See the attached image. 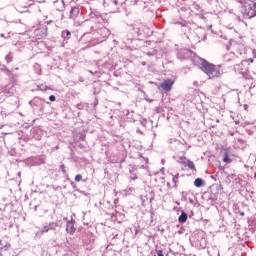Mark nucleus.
<instances>
[{"label": "nucleus", "instance_id": "f257e3e1", "mask_svg": "<svg viewBox=\"0 0 256 256\" xmlns=\"http://www.w3.org/2000/svg\"><path fill=\"white\" fill-rule=\"evenodd\" d=\"M193 64L201 65V69L203 73H205L209 77V79H213L215 77H221V70H219L221 69V64L215 65L197 56L193 58Z\"/></svg>", "mask_w": 256, "mask_h": 256}, {"label": "nucleus", "instance_id": "f03ea898", "mask_svg": "<svg viewBox=\"0 0 256 256\" xmlns=\"http://www.w3.org/2000/svg\"><path fill=\"white\" fill-rule=\"evenodd\" d=\"M239 3V11L243 19L256 17V3L253 0H236Z\"/></svg>", "mask_w": 256, "mask_h": 256}, {"label": "nucleus", "instance_id": "7ed1b4c3", "mask_svg": "<svg viewBox=\"0 0 256 256\" xmlns=\"http://www.w3.org/2000/svg\"><path fill=\"white\" fill-rule=\"evenodd\" d=\"M176 57L177 59H180V61L191 59V62L193 63V59L199 56H197L195 52L190 49L182 48L177 50Z\"/></svg>", "mask_w": 256, "mask_h": 256}, {"label": "nucleus", "instance_id": "20e7f679", "mask_svg": "<svg viewBox=\"0 0 256 256\" xmlns=\"http://www.w3.org/2000/svg\"><path fill=\"white\" fill-rule=\"evenodd\" d=\"M62 226L63 222L61 220H57L56 222H49L43 227V232L49 233V231H57V229H61Z\"/></svg>", "mask_w": 256, "mask_h": 256}, {"label": "nucleus", "instance_id": "39448f33", "mask_svg": "<svg viewBox=\"0 0 256 256\" xmlns=\"http://www.w3.org/2000/svg\"><path fill=\"white\" fill-rule=\"evenodd\" d=\"M1 93L5 95V97H13L14 93H17V90L15 89L14 83H8L6 86L1 88Z\"/></svg>", "mask_w": 256, "mask_h": 256}, {"label": "nucleus", "instance_id": "423d86ee", "mask_svg": "<svg viewBox=\"0 0 256 256\" xmlns=\"http://www.w3.org/2000/svg\"><path fill=\"white\" fill-rule=\"evenodd\" d=\"M47 31H49V28L47 26H41L40 28L35 30V35L38 37V39H45L47 37Z\"/></svg>", "mask_w": 256, "mask_h": 256}, {"label": "nucleus", "instance_id": "0eeeda50", "mask_svg": "<svg viewBox=\"0 0 256 256\" xmlns=\"http://www.w3.org/2000/svg\"><path fill=\"white\" fill-rule=\"evenodd\" d=\"M43 103H45V99L34 97L33 100L29 102V105H31V107H43Z\"/></svg>", "mask_w": 256, "mask_h": 256}, {"label": "nucleus", "instance_id": "6e6552de", "mask_svg": "<svg viewBox=\"0 0 256 256\" xmlns=\"http://www.w3.org/2000/svg\"><path fill=\"white\" fill-rule=\"evenodd\" d=\"M66 231L69 233V235H73L75 233V220L71 219V221H68L66 224Z\"/></svg>", "mask_w": 256, "mask_h": 256}, {"label": "nucleus", "instance_id": "1a4fd4ad", "mask_svg": "<svg viewBox=\"0 0 256 256\" xmlns=\"http://www.w3.org/2000/svg\"><path fill=\"white\" fill-rule=\"evenodd\" d=\"M173 80L168 79L165 80L162 84H161V89H163V91H171V87H173Z\"/></svg>", "mask_w": 256, "mask_h": 256}, {"label": "nucleus", "instance_id": "9d476101", "mask_svg": "<svg viewBox=\"0 0 256 256\" xmlns=\"http://www.w3.org/2000/svg\"><path fill=\"white\" fill-rule=\"evenodd\" d=\"M0 249L1 251H8V249H11V243H9L5 238L0 240Z\"/></svg>", "mask_w": 256, "mask_h": 256}, {"label": "nucleus", "instance_id": "9b49d317", "mask_svg": "<svg viewBox=\"0 0 256 256\" xmlns=\"http://www.w3.org/2000/svg\"><path fill=\"white\" fill-rule=\"evenodd\" d=\"M31 137L32 139H35L36 141H41V131L39 129L33 128L31 131Z\"/></svg>", "mask_w": 256, "mask_h": 256}, {"label": "nucleus", "instance_id": "f8f14e48", "mask_svg": "<svg viewBox=\"0 0 256 256\" xmlns=\"http://www.w3.org/2000/svg\"><path fill=\"white\" fill-rule=\"evenodd\" d=\"M6 75L10 79V83H13L14 85H16V83H17V75L14 74L11 70H7Z\"/></svg>", "mask_w": 256, "mask_h": 256}, {"label": "nucleus", "instance_id": "ddd939ff", "mask_svg": "<svg viewBox=\"0 0 256 256\" xmlns=\"http://www.w3.org/2000/svg\"><path fill=\"white\" fill-rule=\"evenodd\" d=\"M78 16H79V8L72 7L70 10V19H77Z\"/></svg>", "mask_w": 256, "mask_h": 256}, {"label": "nucleus", "instance_id": "4468645a", "mask_svg": "<svg viewBox=\"0 0 256 256\" xmlns=\"http://www.w3.org/2000/svg\"><path fill=\"white\" fill-rule=\"evenodd\" d=\"M179 163H182V165H186V167L190 168L192 171H197V169L195 168V163H193V161L191 160H187L185 161H180Z\"/></svg>", "mask_w": 256, "mask_h": 256}, {"label": "nucleus", "instance_id": "2eb2a0df", "mask_svg": "<svg viewBox=\"0 0 256 256\" xmlns=\"http://www.w3.org/2000/svg\"><path fill=\"white\" fill-rule=\"evenodd\" d=\"M189 217V214H187L185 211H182L180 216L178 217L179 223H187V219Z\"/></svg>", "mask_w": 256, "mask_h": 256}, {"label": "nucleus", "instance_id": "dca6fc26", "mask_svg": "<svg viewBox=\"0 0 256 256\" xmlns=\"http://www.w3.org/2000/svg\"><path fill=\"white\" fill-rule=\"evenodd\" d=\"M133 31H135V33H137V35H142L143 33V24H140L139 27H137L136 25H131Z\"/></svg>", "mask_w": 256, "mask_h": 256}, {"label": "nucleus", "instance_id": "f3484780", "mask_svg": "<svg viewBox=\"0 0 256 256\" xmlns=\"http://www.w3.org/2000/svg\"><path fill=\"white\" fill-rule=\"evenodd\" d=\"M61 37H62V39H64V41L71 39V31H69V30L62 31Z\"/></svg>", "mask_w": 256, "mask_h": 256}, {"label": "nucleus", "instance_id": "a211bd4d", "mask_svg": "<svg viewBox=\"0 0 256 256\" xmlns=\"http://www.w3.org/2000/svg\"><path fill=\"white\" fill-rule=\"evenodd\" d=\"M234 59H235V54L234 53L224 55V61L226 63H231V61H233Z\"/></svg>", "mask_w": 256, "mask_h": 256}, {"label": "nucleus", "instance_id": "6ab92c4d", "mask_svg": "<svg viewBox=\"0 0 256 256\" xmlns=\"http://www.w3.org/2000/svg\"><path fill=\"white\" fill-rule=\"evenodd\" d=\"M194 185L196 187H203V185H205V180H203V178H196L194 180Z\"/></svg>", "mask_w": 256, "mask_h": 256}, {"label": "nucleus", "instance_id": "aec40b11", "mask_svg": "<svg viewBox=\"0 0 256 256\" xmlns=\"http://www.w3.org/2000/svg\"><path fill=\"white\" fill-rule=\"evenodd\" d=\"M5 62L7 63V65H9V63H13V52H9L5 56Z\"/></svg>", "mask_w": 256, "mask_h": 256}, {"label": "nucleus", "instance_id": "412c9836", "mask_svg": "<svg viewBox=\"0 0 256 256\" xmlns=\"http://www.w3.org/2000/svg\"><path fill=\"white\" fill-rule=\"evenodd\" d=\"M97 15H99V12H91L89 14L90 19L86 20L87 23H91L93 21V19H95L97 17Z\"/></svg>", "mask_w": 256, "mask_h": 256}, {"label": "nucleus", "instance_id": "4be33fe9", "mask_svg": "<svg viewBox=\"0 0 256 256\" xmlns=\"http://www.w3.org/2000/svg\"><path fill=\"white\" fill-rule=\"evenodd\" d=\"M90 23H103V17L101 14L97 15L95 19H93Z\"/></svg>", "mask_w": 256, "mask_h": 256}, {"label": "nucleus", "instance_id": "5701e85b", "mask_svg": "<svg viewBox=\"0 0 256 256\" xmlns=\"http://www.w3.org/2000/svg\"><path fill=\"white\" fill-rule=\"evenodd\" d=\"M191 9H192V11H200L201 10V6L199 4H197V2H194L191 5Z\"/></svg>", "mask_w": 256, "mask_h": 256}, {"label": "nucleus", "instance_id": "b1692460", "mask_svg": "<svg viewBox=\"0 0 256 256\" xmlns=\"http://www.w3.org/2000/svg\"><path fill=\"white\" fill-rule=\"evenodd\" d=\"M223 162L224 163H231V158H229V153H227V151H225V153H224Z\"/></svg>", "mask_w": 256, "mask_h": 256}, {"label": "nucleus", "instance_id": "393cba45", "mask_svg": "<svg viewBox=\"0 0 256 256\" xmlns=\"http://www.w3.org/2000/svg\"><path fill=\"white\" fill-rule=\"evenodd\" d=\"M172 181L174 183V187L177 188V183H179V173L173 176Z\"/></svg>", "mask_w": 256, "mask_h": 256}, {"label": "nucleus", "instance_id": "a878e982", "mask_svg": "<svg viewBox=\"0 0 256 256\" xmlns=\"http://www.w3.org/2000/svg\"><path fill=\"white\" fill-rule=\"evenodd\" d=\"M44 233H47V232H43V228H42V230L36 232L35 239H41V237H43Z\"/></svg>", "mask_w": 256, "mask_h": 256}, {"label": "nucleus", "instance_id": "bb28decb", "mask_svg": "<svg viewBox=\"0 0 256 256\" xmlns=\"http://www.w3.org/2000/svg\"><path fill=\"white\" fill-rule=\"evenodd\" d=\"M47 89H49V87L45 86V85H38L37 86V91H47Z\"/></svg>", "mask_w": 256, "mask_h": 256}, {"label": "nucleus", "instance_id": "cd10ccee", "mask_svg": "<svg viewBox=\"0 0 256 256\" xmlns=\"http://www.w3.org/2000/svg\"><path fill=\"white\" fill-rule=\"evenodd\" d=\"M147 199V196L140 195V200L143 207H145V202L147 201Z\"/></svg>", "mask_w": 256, "mask_h": 256}, {"label": "nucleus", "instance_id": "c85d7f7f", "mask_svg": "<svg viewBox=\"0 0 256 256\" xmlns=\"http://www.w3.org/2000/svg\"><path fill=\"white\" fill-rule=\"evenodd\" d=\"M241 75L244 79H249V71L241 72Z\"/></svg>", "mask_w": 256, "mask_h": 256}, {"label": "nucleus", "instance_id": "c756f323", "mask_svg": "<svg viewBox=\"0 0 256 256\" xmlns=\"http://www.w3.org/2000/svg\"><path fill=\"white\" fill-rule=\"evenodd\" d=\"M81 179H83V175L78 174V175L75 176L74 181H76L77 183H79V181H81Z\"/></svg>", "mask_w": 256, "mask_h": 256}, {"label": "nucleus", "instance_id": "7c9ffc66", "mask_svg": "<svg viewBox=\"0 0 256 256\" xmlns=\"http://www.w3.org/2000/svg\"><path fill=\"white\" fill-rule=\"evenodd\" d=\"M60 170L62 171L63 175H67V170L65 169V164L60 165Z\"/></svg>", "mask_w": 256, "mask_h": 256}, {"label": "nucleus", "instance_id": "2f4dec72", "mask_svg": "<svg viewBox=\"0 0 256 256\" xmlns=\"http://www.w3.org/2000/svg\"><path fill=\"white\" fill-rule=\"evenodd\" d=\"M148 57H153V55H157V50H153L152 52H147Z\"/></svg>", "mask_w": 256, "mask_h": 256}, {"label": "nucleus", "instance_id": "473e14b6", "mask_svg": "<svg viewBox=\"0 0 256 256\" xmlns=\"http://www.w3.org/2000/svg\"><path fill=\"white\" fill-rule=\"evenodd\" d=\"M157 256H167L163 253V250H156Z\"/></svg>", "mask_w": 256, "mask_h": 256}, {"label": "nucleus", "instance_id": "72a5a7b5", "mask_svg": "<svg viewBox=\"0 0 256 256\" xmlns=\"http://www.w3.org/2000/svg\"><path fill=\"white\" fill-rule=\"evenodd\" d=\"M187 197H185V192L181 193V201H186Z\"/></svg>", "mask_w": 256, "mask_h": 256}, {"label": "nucleus", "instance_id": "f704fd0d", "mask_svg": "<svg viewBox=\"0 0 256 256\" xmlns=\"http://www.w3.org/2000/svg\"><path fill=\"white\" fill-rule=\"evenodd\" d=\"M99 105V100L97 98L94 99L93 106L97 107Z\"/></svg>", "mask_w": 256, "mask_h": 256}, {"label": "nucleus", "instance_id": "c9c22d12", "mask_svg": "<svg viewBox=\"0 0 256 256\" xmlns=\"http://www.w3.org/2000/svg\"><path fill=\"white\" fill-rule=\"evenodd\" d=\"M1 70L5 71V73L7 74V71H9V68H7V66L3 65Z\"/></svg>", "mask_w": 256, "mask_h": 256}, {"label": "nucleus", "instance_id": "e433bc0d", "mask_svg": "<svg viewBox=\"0 0 256 256\" xmlns=\"http://www.w3.org/2000/svg\"><path fill=\"white\" fill-rule=\"evenodd\" d=\"M99 93H101V90H97V88H94V92H93V94L94 95H99Z\"/></svg>", "mask_w": 256, "mask_h": 256}, {"label": "nucleus", "instance_id": "4c0bfd02", "mask_svg": "<svg viewBox=\"0 0 256 256\" xmlns=\"http://www.w3.org/2000/svg\"><path fill=\"white\" fill-rule=\"evenodd\" d=\"M56 97L55 95H50L49 96V101H51L53 103V101H55Z\"/></svg>", "mask_w": 256, "mask_h": 256}, {"label": "nucleus", "instance_id": "58836bf2", "mask_svg": "<svg viewBox=\"0 0 256 256\" xmlns=\"http://www.w3.org/2000/svg\"><path fill=\"white\" fill-rule=\"evenodd\" d=\"M76 107H77V109H80V110H81V109H83L84 105L80 103V104H77Z\"/></svg>", "mask_w": 256, "mask_h": 256}, {"label": "nucleus", "instance_id": "ea45409f", "mask_svg": "<svg viewBox=\"0 0 256 256\" xmlns=\"http://www.w3.org/2000/svg\"><path fill=\"white\" fill-rule=\"evenodd\" d=\"M140 157H141L142 159H144V161H145L146 163H149V158H145V157H143L141 154H140Z\"/></svg>", "mask_w": 256, "mask_h": 256}, {"label": "nucleus", "instance_id": "a19ab883", "mask_svg": "<svg viewBox=\"0 0 256 256\" xmlns=\"http://www.w3.org/2000/svg\"><path fill=\"white\" fill-rule=\"evenodd\" d=\"M189 203H190L191 205H195V201L193 200V198H189Z\"/></svg>", "mask_w": 256, "mask_h": 256}, {"label": "nucleus", "instance_id": "79ce46f5", "mask_svg": "<svg viewBox=\"0 0 256 256\" xmlns=\"http://www.w3.org/2000/svg\"><path fill=\"white\" fill-rule=\"evenodd\" d=\"M0 37H2L3 39H8V37H10V36H9V34L7 36H5V34H1Z\"/></svg>", "mask_w": 256, "mask_h": 256}, {"label": "nucleus", "instance_id": "37998d69", "mask_svg": "<svg viewBox=\"0 0 256 256\" xmlns=\"http://www.w3.org/2000/svg\"><path fill=\"white\" fill-rule=\"evenodd\" d=\"M70 184H71V187H73V189H75V187H77V185L73 181H71Z\"/></svg>", "mask_w": 256, "mask_h": 256}, {"label": "nucleus", "instance_id": "c03bdc74", "mask_svg": "<svg viewBox=\"0 0 256 256\" xmlns=\"http://www.w3.org/2000/svg\"><path fill=\"white\" fill-rule=\"evenodd\" d=\"M139 234V227H135V235Z\"/></svg>", "mask_w": 256, "mask_h": 256}, {"label": "nucleus", "instance_id": "a18cd8bd", "mask_svg": "<svg viewBox=\"0 0 256 256\" xmlns=\"http://www.w3.org/2000/svg\"><path fill=\"white\" fill-rule=\"evenodd\" d=\"M45 23L46 25H51V23H53V20L46 21Z\"/></svg>", "mask_w": 256, "mask_h": 256}, {"label": "nucleus", "instance_id": "49530a36", "mask_svg": "<svg viewBox=\"0 0 256 256\" xmlns=\"http://www.w3.org/2000/svg\"><path fill=\"white\" fill-rule=\"evenodd\" d=\"M112 3H113L114 5H119V1H117V0H114Z\"/></svg>", "mask_w": 256, "mask_h": 256}, {"label": "nucleus", "instance_id": "de8ad7c7", "mask_svg": "<svg viewBox=\"0 0 256 256\" xmlns=\"http://www.w3.org/2000/svg\"><path fill=\"white\" fill-rule=\"evenodd\" d=\"M219 189H223V185L219 184L217 190L219 191Z\"/></svg>", "mask_w": 256, "mask_h": 256}, {"label": "nucleus", "instance_id": "09e8293b", "mask_svg": "<svg viewBox=\"0 0 256 256\" xmlns=\"http://www.w3.org/2000/svg\"><path fill=\"white\" fill-rule=\"evenodd\" d=\"M241 217H245V212H239Z\"/></svg>", "mask_w": 256, "mask_h": 256}, {"label": "nucleus", "instance_id": "8fccbe9b", "mask_svg": "<svg viewBox=\"0 0 256 256\" xmlns=\"http://www.w3.org/2000/svg\"><path fill=\"white\" fill-rule=\"evenodd\" d=\"M80 83H83L85 80H83V77L79 78Z\"/></svg>", "mask_w": 256, "mask_h": 256}, {"label": "nucleus", "instance_id": "3c124183", "mask_svg": "<svg viewBox=\"0 0 256 256\" xmlns=\"http://www.w3.org/2000/svg\"><path fill=\"white\" fill-rule=\"evenodd\" d=\"M178 25H181L182 27H185V24H183L182 22H178Z\"/></svg>", "mask_w": 256, "mask_h": 256}, {"label": "nucleus", "instance_id": "603ef678", "mask_svg": "<svg viewBox=\"0 0 256 256\" xmlns=\"http://www.w3.org/2000/svg\"><path fill=\"white\" fill-rule=\"evenodd\" d=\"M41 163H45V158L40 159Z\"/></svg>", "mask_w": 256, "mask_h": 256}, {"label": "nucleus", "instance_id": "864d4df0", "mask_svg": "<svg viewBox=\"0 0 256 256\" xmlns=\"http://www.w3.org/2000/svg\"><path fill=\"white\" fill-rule=\"evenodd\" d=\"M160 171L163 173V171H165V168H164V167H162V168L160 169Z\"/></svg>", "mask_w": 256, "mask_h": 256}, {"label": "nucleus", "instance_id": "5fc2aeb1", "mask_svg": "<svg viewBox=\"0 0 256 256\" xmlns=\"http://www.w3.org/2000/svg\"><path fill=\"white\" fill-rule=\"evenodd\" d=\"M91 30L94 31L95 30V26H91Z\"/></svg>", "mask_w": 256, "mask_h": 256}, {"label": "nucleus", "instance_id": "6e6d98bb", "mask_svg": "<svg viewBox=\"0 0 256 256\" xmlns=\"http://www.w3.org/2000/svg\"><path fill=\"white\" fill-rule=\"evenodd\" d=\"M175 203H176L177 205H181V203H180L179 201H175Z\"/></svg>", "mask_w": 256, "mask_h": 256}, {"label": "nucleus", "instance_id": "4d7b16f0", "mask_svg": "<svg viewBox=\"0 0 256 256\" xmlns=\"http://www.w3.org/2000/svg\"><path fill=\"white\" fill-rule=\"evenodd\" d=\"M34 67H37L38 69H39V64H35V66Z\"/></svg>", "mask_w": 256, "mask_h": 256}, {"label": "nucleus", "instance_id": "13d9d810", "mask_svg": "<svg viewBox=\"0 0 256 256\" xmlns=\"http://www.w3.org/2000/svg\"><path fill=\"white\" fill-rule=\"evenodd\" d=\"M161 163H162V165H163V163H165V160L162 159V160H161Z\"/></svg>", "mask_w": 256, "mask_h": 256}, {"label": "nucleus", "instance_id": "bf43d9fd", "mask_svg": "<svg viewBox=\"0 0 256 256\" xmlns=\"http://www.w3.org/2000/svg\"><path fill=\"white\" fill-rule=\"evenodd\" d=\"M18 177H21V172H18Z\"/></svg>", "mask_w": 256, "mask_h": 256}, {"label": "nucleus", "instance_id": "052dcab7", "mask_svg": "<svg viewBox=\"0 0 256 256\" xmlns=\"http://www.w3.org/2000/svg\"><path fill=\"white\" fill-rule=\"evenodd\" d=\"M34 210L37 211V206L34 207Z\"/></svg>", "mask_w": 256, "mask_h": 256}, {"label": "nucleus", "instance_id": "680f3d73", "mask_svg": "<svg viewBox=\"0 0 256 256\" xmlns=\"http://www.w3.org/2000/svg\"><path fill=\"white\" fill-rule=\"evenodd\" d=\"M171 184L167 183V186L170 187Z\"/></svg>", "mask_w": 256, "mask_h": 256}, {"label": "nucleus", "instance_id": "e2e57ef3", "mask_svg": "<svg viewBox=\"0 0 256 256\" xmlns=\"http://www.w3.org/2000/svg\"><path fill=\"white\" fill-rule=\"evenodd\" d=\"M250 62L253 63V59H251Z\"/></svg>", "mask_w": 256, "mask_h": 256}, {"label": "nucleus", "instance_id": "0e129e2a", "mask_svg": "<svg viewBox=\"0 0 256 256\" xmlns=\"http://www.w3.org/2000/svg\"><path fill=\"white\" fill-rule=\"evenodd\" d=\"M250 62L253 63V59H251Z\"/></svg>", "mask_w": 256, "mask_h": 256}, {"label": "nucleus", "instance_id": "69168bd1", "mask_svg": "<svg viewBox=\"0 0 256 256\" xmlns=\"http://www.w3.org/2000/svg\"><path fill=\"white\" fill-rule=\"evenodd\" d=\"M16 69V71H18L19 70V68H15Z\"/></svg>", "mask_w": 256, "mask_h": 256}, {"label": "nucleus", "instance_id": "338daca9", "mask_svg": "<svg viewBox=\"0 0 256 256\" xmlns=\"http://www.w3.org/2000/svg\"><path fill=\"white\" fill-rule=\"evenodd\" d=\"M151 101H153V100H149V103H151Z\"/></svg>", "mask_w": 256, "mask_h": 256}]
</instances>
